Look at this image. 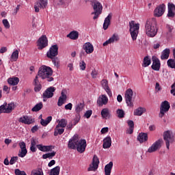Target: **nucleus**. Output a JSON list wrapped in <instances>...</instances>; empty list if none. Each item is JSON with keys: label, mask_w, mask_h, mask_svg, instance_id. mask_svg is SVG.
I'll use <instances>...</instances> for the list:
<instances>
[{"label": "nucleus", "mask_w": 175, "mask_h": 175, "mask_svg": "<svg viewBox=\"0 0 175 175\" xmlns=\"http://www.w3.org/2000/svg\"><path fill=\"white\" fill-rule=\"evenodd\" d=\"M170 109V103L167 100L163 101L160 106V113L159 117L160 118H163L165 114L169 111Z\"/></svg>", "instance_id": "obj_6"}, {"label": "nucleus", "mask_w": 175, "mask_h": 175, "mask_svg": "<svg viewBox=\"0 0 175 175\" xmlns=\"http://www.w3.org/2000/svg\"><path fill=\"white\" fill-rule=\"evenodd\" d=\"M87 148V141L85 139H78V142L77 143V150L80 154H83L84 151H85V148Z\"/></svg>", "instance_id": "obj_13"}, {"label": "nucleus", "mask_w": 175, "mask_h": 175, "mask_svg": "<svg viewBox=\"0 0 175 175\" xmlns=\"http://www.w3.org/2000/svg\"><path fill=\"white\" fill-rule=\"evenodd\" d=\"M37 46L38 47V50H43L44 47H47V46H49V40H47L46 35L42 36L38 39Z\"/></svg>", "instance_id": "obj_10"}, {"label": "nucleus", "mask_w": 175, "mask_h": 175, "mask_svg": "<svg viewBox=\"0 0 175 175\" xmlns=\"http://www.w3.org/2000/svg\"><path fill=\"white\" fill-rule=\"evenodd\" d=\"M72 107H73V105L71 103H69L65 105L64 109L66 110H72Z\"/></svg>", "instance_id": "obj_60"}, {"label": "nucleus", "mask_w": 175, "mask_h": 175, "mask_svg": "<svg viewBox=\"0 0 175 175\" xmlns=\"http://www.w3.org/2000/svg\"><path fill=\"white\" fill-rule=\"evenodd\" d=\"M16 175H27V174L24 171H21L19 169L15 170Z\"/></svg>", "instance_id": "obj_57"}, {"label": "nucleus", "mask_w": 175, "mask_h": 175, "mask_svg": "<svg viewBox=\"0 0 175 175\" xmlns=\"http://www.w3.org/2000/svg\"><path fill=\"white\" fill-rule=\"evenodd\" d=\"M37 148L42 152H49L51 151V146H43L42 144H38L36 146Z\"/></svg>", "instance_id": "obj_27"}, {"label": "nucleus", "mask_w": 175, "mask_h": 175, "mask_svg": "<svg viewBox=\"0 0 175 175\" xmlns=\"http://www.w3.org/2000/svg\"><path fill=\"white\" fill-rule=\"evenodd\" d=\"M116 113L118 114V118H124L125 117V111L123 109H117Z\"/></svg>", "instance_id": "obj_46"}, {"label": "nucleus", "mask_w": 175, "mask_h": 175, "mask_svg": "<svg viewBox=\"0 0 175 175\" xmlns=\"http://www.w3.org/2000/svg\"><path fill=\"white\" fill-rule=\"evenodd\" d=\"M151 65V58L148 56H146L142 62L143 68H147Z\"/></svg>", "instance_id": "obj_35"}, {"label": "nucleus", "mask_w": 175, "mask_h": 175, "mask_svg": "<svg viewBox=\"0 0 175 175\" xmlns=\"http://www.w3.org/2000/svg\"><path fill=\"white\" fill-rule=\"evenodd\" d=\"M100 83L103 90L109 88V81L107 79H103Z\"/></svg>", "instance_id": "obj_50"}, {"label": "nucleus", "mask_w": 175, "mask_h": 175, "mask_svg": "<svg viewBox=\"0 0 175 175\" xmlns=\"http://www.w3.org/2000/svg\"><path fill=\"white\" fill-rule=\"evenodd\" d=\"M162 139L156 141L148 150V152H155L157 150L162 146Z\"/></svg>", "instance_id": "obj_17"}, {"label": "nucleus", "mask_w": 175, "mask_h": 175, "mask_svg": "<svg viewBox=\"0 0 175 175\" xmlns=\"http://www.w3.org/2000/svg\"><path fill=\"white\" fill-rule=\"evenodd\" d=\"M38 77H40L42 80H46V81H53V68L47 66L42 65L40 67L38 72Z\"/></svg>", "instance_id": "obj_2"}, {"label": "nucleus", "mask_w": 175, "mask_h": 175, "mask_svg": "<svg viewBox=\"0 0 175 175\" xmlns=\"http://www.w3.org/2000/svg\"><path fill=\"white\" fill-rule=\"evenodd\" d=\"M66 90H62L61 93V96L58 99L57 106L61 107L64 103H65V100H66Z\"/></svg>", "instance_id": "obj_23"}, {"label": "nucleus", "mask_w": 175, "mask_h": 175, "mask_svg": "<svg viewBox=\"0 0 175 175\" xmlns=\"http://www.w3.org/2000/svg\"><path fill=\"white\" fill-rule=\"evenodd\" d=\"M67 38H69L72 40H76L77 39H79V32L71 31L69 34L67 35Z\"/></svg>", "instance_id": "obj_39"}, {"label": "nucleus", "mask_w": 175, "mask_h": 175, "mask_svg": "<svg viewBox=\"0 0 175 175\" xmlns=\"http://www.w3.org/2000/svg\"><path fill=\"white\" fill-rule=\"evenodd\" d=\"M49 3L48 0H38L35 3L34 10L36 13H39L40 9H46Z\"/></svg>", "instance_id": "obj_8"}, {"label": "nucleus", "mask_w": 175, "mask_h": 175, "mask_svg": "<svg viewBox=\"0 0 175 175\" xmlns=\"http://www.w3.org/2000/svg\"><path fill=\"white\" fill-rule=\"evenodd\" d=\"M30 175H44L43 170H42V168H37L36 170H33Z\"/></svg>", "instance_id": "obj_42"}, {"label": "nucleus", "mask_w": 175, "mask_h": 175, "mask_svg": "<svg viewBox=\"0 0 175 175\" xmlns=\"http://www.w3.org/2000/svg\"><path fill=\"white\" fill-rule=\"evenodd\" d=\"M18 10H20V5H18L16 8L14 10V12H12L13 16H16L17 13H18Z\"/></svg>", "instance_id": "obj_61"}, {"label": "nucleus", "mask_w": 175, "mask_h": 175, "mask_svg": "<svg viewBox=\"0 0 175 175\" xmlns=\"http://www.w3.org/2000/svg\"><path fill=\"white\" fill-rule=\"evenodd\" d=\"M53 120V117L51 116H48L46 120L41 119L40 120V124L42 125V126H47L50 122H51V120Z\"/></svg>", "instance_id": "obj_37"}, {"label": "nucleus", "mask_w": 175, "mask_h": 175, "mask_svg": "<svg viewBox=\"0 0 175 175\" xmlns=\"http://www.w3.org/2000/svg\"><path fill=\"white\" fill-rule=\"evenodd\" d=\"M18 59V50L14 51L11 55V61H17Z\"/></svg>", "instance_id": "obj_45"}, {"label": "nucleus", "mask_w": 175, "mask_h": 175, "mask_svg": "<svg viewBox=\"0 0 175 175\" xmlns=\"http://www.w3.org/2000/svg\"><path fill=\"white\" fill-rule=\"evenodd\" d=\"M14 109V103H9L7 107H5L6 113H12Z\"/></svg>", "instance_id": "obj_44"}, {"label": "nucleus", "mask_w": 175, "mask_h": 175, "mask_svg": "<svg viewBox=\"0 0 175 175\" xmlns=\"http://www.w3.org/2000/svg\"><path fill=\"white\" fill-rule=\"evenodd\" d=\"M99 167V159L97 155H94L92 159V163L88 169V172H95Z\"/></svg>", "instance_id": "obj_14"}, {"label": "nucleus", "mask_w": 175, "mask_h": 175, "mask_svg": "<svg viewBox=\"0 0 175 175\" xmlns=\"http://www.w3.org/2000/svg\"><path fill=\"white\" fill-rule=\"evenodd\" d=\"M120 40V37L117 34H113V36L109 38V40H106L103 46H107V44H111V43H114V42H118Z\"/></svg>", "instance_id": "obj_22"}, {"label": "nucleus", "mask_w": 175, "mask_h": 175, "mask_svg": "<svg viewBox=\"0 0 175 175\" xmlns=\"http://www.w3.org/2000/svg\"><path fill=\"white\" fill-rule=\"evenodd\" d=\"M85 68H87V64H85V62H84V60H81L79 62V69L81 70H85Z\"/></svg>", "instance_id": "obj_48"}, {"label": "nucleus", "mask_w": 175, "mask_h": 175, "mask_svg": "<svg viewBox=\"0 0 175 175\" xmlns=\"http://www.w3.org/2000/svg\"><path fill=\"white\" fill-rule=\"evenodd\" d=\"M145 33L148 38H155L158 33V23L157 19L152 18L146 21L145 25Z\"/></svg>", "instance_id": "obj_1"}, {"label": "nucleus", "mask_w": 175, "mask_h": 175, "mask_svg": "<svg viewBox=\"0 0 175 175\" xmlns=\"http://www.w3.org/2000/svg\"><path fill=\"white\" fill-rule=\"evenodd\" d=\"M59 172H61V167L57 165L51 170L49 175H59Z\"/></svg>", "instance_id": "obj_38"}, {"label": "nucleus", "mask_w": 175, "mask_h": 175, "mask_svg": "<svg viewBox=\"0 0 175 175\" xmlns=\"http://www.w3.org/2000/svg\"><path fill=\"white\" fill-rule=\"evenodd\" d=\"M55 152H52L51 153H46L42 155V159H53V157H55Z\"/></svg>", "instance_id": "obj_41"}, {"label": "nucleus", "mask_w": 175, "mask_h": 175, "mask_svg": "<svg viewBox=\"0 0 175 175\" xmlns=\"http://www.w3.org/2000/svg\"><path fill=\"white\" fill-rule=\"evenodd\" d=\"M43 109V103L40 102L37 103L32 109L31 111L34 113H38V111H40L41 109Z\"/></svg>", "instance_id": "obj_36"}, {"label": "nucleus", "mask_w": 175, "mask_h": 175, "mask_svg": "<svg viewBox=\"0 0 175 175\" xmlns=\"http://www.w3.org/2000/svg\"><path fill=\"white\" fill-rule=\"evenodd\" d=\"M101 117L103 118H105V120H107V118H110V111H109V109L104 108L102 109Z\"/></svg>", "instance_id": "obj_31"}, {"label": "nucleus", "mask_w": 175, "mask_h": 175, "mask_svg": "<svg viewBox=\"0 0 175 175\" xmlns=\"http://www.w3.org/2000/svg\"><path fill=\"white\" fill-rule=\"evenodd\" d=\"M127 124H128L129 128H135V124L133 123V122L132 120H128Z\"/></svg>", "instance_id": "obj_64"}, {"label": "nucleus", "mask_w": 175, "mask_h": 175, "mask_svg": "<svg viewBox=\"0 0 175 175\" xmlns=\"http://www.w3.org/2000/svg\"><path fill=\"white\" fill-rule=\"evenodd\" d=\"M132 98H133V90L129 88L125 93V100L126 105L129 107H133V101L132 100Z\"/></svg>", "instance_id": "obj_7"}, {"label": "nucleus", "mask_w": 175, "mask_h": 175, "mask_svg": "<svg viewBox=\"0 0 175 175\" xmlns=\"http://www.w3.org/2000/svg\"><path fill=\"white\" fill-rule=\"evenodd\" d=\"M166 11V5L165 4H161L158 5L154 10V17H162Z\"/></svg>", "instance_id": "obj_11"}, {"label": "nucleus", "mask_w": 175, "mask_h": 175, "mask_svg": "<svg viewBox=\"0 0 175 175\" xmlns=\"http://www.w3.org/2000/svg\"><path fill=\"white\" fill-rule=\"evenodd\" d=\"M113 161H110L108 164L105 166V174H111V170L113 169Z\"/></svg>", "instance_id": "obj_29"}, {"label": "nucleus", "mask_w": 175, "mask_h": 175, "mask_svg": "<svg viewBox=\"0 0 175 175\" xmlns=\"http://www.w3.org/2000/svg\"><path fill=\"white\" fill-rule=\"evenodd\" d=\"M111 17H113V14L110 13L105 18L104 23H103V29H105V31H106V29L109 28V25H110V21H111Z\"/></svg>", "instance_id": "obj_25"}, {"label": "nucleus", "mask_w": 175, "mask_h": 175, "mask_svg": "<svg viewBox=\"0 0 175 175\" xmlns=\"http://www.w3.org/2000/svg\"><path fill=\"white\" fill-rule=\"evenodd\" d=\"M6 106H8V103H4L3 105L0 106V114L2 113H6Z\"/></svg>", "instance_id": "obj_51"}, {"label": "nucleus", "mask_w": 175, "mask_h": 175, "mask_svg": "<svg viewBox=\"0 0 175 175\" xmlns=\"http://www.w3.org/2000/svg\"><path fill=\"white\" fill-rule=\"evenodd\" d=\"M170 54V49H164L161 55V59H167L169 58V55Z\"/></svg>", "instance_id": "obj_34"}, {"label": "nucleus", "mask_w": 175, "mask_h": 175, "mask_svg": "<svg viewBox=\"0 0 175 175\" xmlns=\"http://www.w3.org/2000/svg\"><path fill=\"white\" fill-rule=\"evenodd\" d=\"M82 49L86 54H92L94 53V45L91 42H85L83 45Z\"/></svg>", "instance_id": "obj_20"}, {"label": "nucleus", "mask_w": 175, "mask_h": 175, "mask_svg": "<svg viewBox=\"0 0 175 175\" xmlns=\"http://www.w3.org/2000/svg\"><path fill=\"white\" fill-rule=\"evenodd\" d=\"M66 129H68L69 131H72L73 129V123L72 122H70L66 126Z\"/></svg>", "instance_id": "obj_63"}, {"label": "nucleus", "mask_w": 175, "mask_h": 175, "mask_svg": "<svg viewBox=\"0 0 175 175\" xmlns=\"http://www.w3.org/2000/svg\"><path fill=\"white\" fill-rule=\"evenodd\" d=\"M111 147V137H107L103 139V148H110Z\"/></svg>", "instance_id": "obj_28"}, {"label": "nucleus", "mask_w": 175, "mask_h": 175, "mask_svg": "<svg viewBox=\"0 0 175 175\" xmlns=\"http://www.w3.org/2000/svg\"><path fill=\"white\" fill-rule=\"evenodd\" d=\"M34 91L35 92H39L42 90V84L39 82V77L36 76L33 80Z\"/></svg>", "instance_id": "obj_24"}, {"label": "nucleus", "mask_w": 175, "mask_h": 175, "mask_svg": "<svg viewBox=\"0 0 175 175\" xmlns=\"http://www.w3.org/2000/svg\"><path fill=\"white\" fill-rule=\"evenodd\" d=\"M58 124L57 126H60V128H66V125H68V120L65 118H62L61 120H57Z\"/></svg>", "instance_id": "obj_40"}, {"label": "nucleus", "mask_w": 175, "mask_h": 175, "mask_svg": "<svg viewBox=\"0 0 175 175\" xmlns=\"http://www.w3.org/2000/svg\"><path fill=\"white\" fill-rule=\"evenodd\" d=\"M18 121L25 125H31L35 122V118L29 116H23L18 119Z\"/></svg>", "instance_id": "obj_15"}, {"label": "nucleus", "mask_w": 175, "mask_h": 175, "mask_svg": "<svg viewBox=\"0 0 175 175\" xmlns=\"http://www.w3.org/2000/svg\"><path fill=\"white\" fill-rule=\"evenodd\" d=\"M18 160V157H13L11 158L10 161V165H14L16 162Z\"/></svg>", "instance_id": "obj_53"}, {"label": "nucleus", "mask_w": 175, "mask_h": 175, "mask_svg": "<svg viewBox=\"0 0 175 175\" xmlns=\"http://www.w3.org/2000/svg\"><path fill=\"white\" fill-rule=\"evenodd\" d=\"M18 146L21 150H27V145L25 144V142H19Z\"/></svg>", "instance_id": "obj_55"}, {"label": "nucleus", "mask_w": 175, "mask_h": 175, "mask_svg": "<svg viewBox=\"0 0 175 175\" xmlns=\"http://www.w3.org/2000/svg\"><path fill=\"white\" fill-rule=\"evenodd\" d=\"M79 142V137L75 135L70 140L68 141V147L71 150H75L76 146H77V143Z\"/></svg>", "instance_id": "obj_18"}, {"label": "nucleus", "mask_w": 175, "mask_h": 175, "mask_svg": "<svg viewBox=\"0 0 175 175\" xmlns=\"http://www.w3.org/2000/svg\"><path fill=\"white\" fill-rule=\"evenodd\" d=\"M105 92H107L108 96H109V98H111V96H113V93L111 92V90L110 89V87L106 88L105 89H104Z\"/></svg>", "instance_id": "obj_54"}, {"label": "nucleus", "mask_w": 175, "mask_h": 175, "mask_svg": "<svg viewBox=\"0 0 175 175\" xmlns=\"http://www.w3.org/2000/svg\"><path fill=\"white\" fill-rule=\"evenodd\" d=\"M2 23L6 29H9V28H10V23H9V21H8V19H3Z\"/></svg>", "instance_id": "obj_52"}, {"label": "nucleus", "mask_w": 175, "mask_h": 175, "mask_svg": "<svg viewBox=\"0 0 175 175\" xmlns=\"http://www.w3.org/2000/svg\"><path fill=\"white\" fill-rule=\"evenodd\" d=\"M8 84H10V85H17V84H18V83H20V79H18V77H12V78H9L8 79Z\"/></svg>", "instance_id": "obj_30"}, {"label": "nucleus", "mask_w": 175, "mask_h": 175, "mask_svg": "<svg viewBox=\"0 0 175 175\" xmlns=\"http://www.w3.org/2000/svg\"><path fill=\"white\" fill-rule=\"evenodd\" d=\"M83 109H84V104L79 103L75 106V111L76 113H80V111H83Z\"/></svg>", "instance_id": "obj_43"}, {"label": "nucleus", "mask_w": 175, "mask_h": 175, "mask_svg": "<svg viewBox=\"0 0 175 175\" xmlns=\"http://www.w3.org/2000/svg\"><path fill=\"white\" fill-rule=\"evenodd\" d=\"M55 92V88L51 86L48 88L42 94V98L44 102H46V99H50L54 96Z\"/></svg>", "instance_id": "obj_9"}, {"label": "nucleus", "mask_w": 175, "mask_h": 175, "mask_svg": "<svg viewBox=\"0 0 175 175\" xmlns=\"http://www.w3.org/2000/svg\"><path fill=\"white\" fill-rule=\"evenodd\" d=\"M137 140L139 143H144L148 140V135L146 133H141L137 136Z\"/></svg>", "instance_id": "obj_26"}, {"label": "nucleus", "mask_w": 175, "mask_h": 175, "mask_svg": "<svg viewBox=\"0 0 175 175\" xmlns=\"http://www.w3.org/2000/svg\"><path fill=\"white\" fill-rule=\"evenodd\" d=\"M50 59H52V62L54 64V66H56V68H59V59H58V57H55Z\"/></svg>", "instance_id": "obj_47"}, {"label": "nucleus", "mask_w": 175, "mask_h": 175, "mask_svg": "<svg viewBox=\"0 0 175 175\" xmlns=\"http://www.w3.org/2000/svg\"><path fill=\"white\" fill-rule=\"evenodd\" d=\"M152 64L151 66V68L153 70H155L156 72H159L161 70V61L157 56H152Z\"/></svg>", "instance_id": "obj_16"}, {"label": "nucleus", "mask_w": 175, "mask_h": 175, "mask_svg": "<svg viewBox=\"0 0 175 175\" xmlns=\"http://www.w3.org/2000/svg\"><path fill=\"white\" fill-rule=\"evenodd\" d=\"M38 130H39V126H38V125H35L31 128V132L32 133H35V132H38Z\"/></svg>", "instance_id": "obj_62"}, {"label": "nucleus", "mask_w": 175, "mask_h": 175, "mask_svg": "<svg viewBox=\"0 0 175 175\" xmlns=\"http://www.w3.org/2000/svg\"><path fill=\"white\" fill-rule=\"evenodd\" d=\"M98 70H93L91 72V76L92 79H96V77H98Z\"/></svg>", "instance_id": "obj_56"}, {"label": "nucleus", "mask_w": 175, "mask_h": 175, "mask_svg": "<svg viewBox=\"0 0 175 175\" xmlns=\"http://www.w3.org/2000/svg\"><path fill=\"white\" fill-rule=\"evenodd\" d=\"M167 9H168V12L167 14V17L173 18V17H174L175 16V5L172 3H168Z\"/></svg>", "instance_id": "obj_21"}, {"label": "nucleus", "mask_w": 175, "mask_h": 175, "mask_svg": "<svg viewBox=\"0 0 175 175\" xmlns=\"http://www.w3.org/2000/svg\"><path fill=\"white\" fill-rule=\"evenodd\" d=\"M27 152L28 151L27 150V149H21L18 155V157H20V158H24V157L27 155Z\"/></svg>", "instance_id": "obj_49"}, {"label": "nucleus", "mask_w": 175, "mask_h": 175, "mask_svg": "<svg viewBox=\"0 0 175 175\" xmlns=\"http://www.w3.org/2000/svg\"><path fill=\"white\" fill-rule=\"evenodd\" d=\"M163 140L165 142L166 148L170 150V144L174 143V134L172 130H167L163 132Z\"/></svg>", "instance_id": "obj_3"}, {"label": "nucleus", "mask_w": 175, "mask_h": 175, "mask_svg": "<svg viewBox=\"0 0 175 175\" xmlns=\"http://www.w3.org/2000/svg\"><path fill=\"white\" fill-rule=\"evenodd\" d=\"M85 117L86 118H90V117H91V116H92V110H88L87 111L85 114H84Z\"/></svg>", "instance_id": "obj_58"}, {"label": "nucleus", "mask_w": 175, "mask_h": 175, "mask_svg": "<svg viewBox=\"0 0 175 175\" xmlns=\"http://www.w3.org/2000/svg\"><path fill=\"white\" fill-rule=\"evenodd\" d=\"M65 132V129L56 125L54 131V136H58V135H62Z\"/></svg>", "instance_id": "obj_33"}, {"label": "nucleus", "mask_w": 175, "mask_h": 175, "mask_svg": "<svg viewBox=\"0 0 175 175\" xmlns=\"http://www.w3.org/2000/svg\"><path fill=\"white\" fill-rule=\"evenodd\" d=\"M109 102V98L105 94L100 95L97 99V105L100 107L103 106V105H107Z\"/></svg>", "instance_id": "obj_19"}, {"label": "nucleus", "mask_w": 175, "mask_h": 175, "mask_svg": "<svg viewBox=\"0 0 175 175\" xmlns=\"http://www.w3.org/2000/svg\"><path fill=\"white\" fill-rule=\"evenodd\" d=\"M139 29H140V24L135 23V21L129 22V31L133 40L137 39Z\"/></svg>", "instance_id": "obj_4"}, {"label": "nucleus", "mask_w": 175, "mask_h": 175, "mask_svg": "<svg viewBox=\"0 0 175 175\" xmlns=\"http://www.w3.org/2000/svg\"><path fill=\"white\" fill-rule=\"evenodd\" d=\"M93 8L94 12H92V14H94L93 17V20H96L99 17L100 14H102V10H103V7L102 4L99 3V1H94L92 2Z\"/></svg>", "instance_id": "obj_5"}, {"label": "nucleus", "mask_w": 175, "mask_h": 175, "mask_svg": "<svg viewBox=\"0 0 175 175\" xmlns=\"http://www.w3.org/2000/svg\"><path fill=\"white\" fill-rule=\"evenodd\" d=\"M146 113V109L142 107H139L134 110L133 115L134 116H143V113Z\"/></svg>", "instance_id": "obj_32"}, {"label": "nucleus", "mask_w": 175, "mask_h": 175, "mask_svg": "<svg viewBox=\"0 0 175 175\" xmlns=\"http://www.w3.org/2000/svg\"><path fill=\"white\" fill-rule=\"evenodd\" d=\"M58 55V45L55 44L51 46L49 51L46 53L48 58H54Z\"/></svg>", "instance_id": "obj_12"}, {"label": "nucleus", "mask_w": 175, "mask_h": 175, "mask_svg": "<svg viewBox=\"0 0 175 175\" xmlns=\"http://www.w3.org/2000/svg\"><path fill=\"white\" fill-rule=\"evenodd\" d=\"M172 90H170V94L175 96V82L171 86Z\"/></svg>", "instance_id": "obj_59"}]
</instances>
